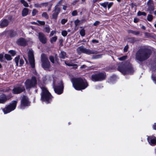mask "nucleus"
Instances as JSON below:
<instances>
[{"instance_id": "1", "label": "nucleus", "mask_w": 156, "mask_h": 156, "mask_svg": "<svg viewBox=\"0 0 156 156\" xmlns=\"http://www.w3.org/2000/svg\"><path fill=\"white\" fill-rule=\"evenodd\" d=\"M151 54L150 50L146 48H140L136 52L135 59L140 62H143L148 59Z\"/></svg>"}, {"instance_id": "17", "label": "nucleus", "mask_w": 156, "mask_h": 156, "mask_svg": "<svg viewBox=\"0 0 156 156\" xmlns=\"http://www.w3.org/2000/svg\"><path fill=\"white\" fill-rule=\"evenodd\" d=\"M39 38L41 42L43 43H45L47 41L46 37L44 34L39 33Z\"/></svg>"}, {"instance_id": "37", "label": "nucleus", "mask_w": 156, "mask_h": 156, "mask_svg": "<svg viewBox=\"0 0 156 156\" xmlns=\"http://www.w3.org/2000/svg\"><path fill=\"white\" fill-rule=\"evenodd\" d=\"M117 77L115 75H113L111 76L110 78V82H112L113 80H115L116 79Z\"/></svg>"}, {"instance_id": "18", "label": "nucleus", "mask_w": 156, "mask_h": 156, "mask_svg": "<svg viewBox=\"0 0 156 156\" xmlns=\"http://www.w3.org/2000/svg\"><path fill=\"white\" fill-rule=\"evenodd\" d=\"M9 23V22L7 20L4 19L1 20L0 23V28H3L7 26Z\"/></svg>"}, {"instance_id": "13", "label": "nucleus", "mask_w": 156, "mask_h": 156, "mask_svg": "<svg viewBox=\"0 0 156 156\" xmlns=\"http://www.w3.org/2000/svg\"><path fill=\"white\" fill-rule=\"evenodd\" d=\"M12 96L10 95H6L4 94H2L0 95V103L3 104L7 100L10 99Z\"/></svg>"}, {"instance_id": "63", "label": "nucleus", "mask_w": 156, "mask_h": 156, "mask_svg": "<svg viewBox=\"0 0 156 156\" xmlns=\"http://www.w3.org/2000/svg\"><path fill=\"white\" fill-rule=\"evenodd\" d=\"M98 0H93L92 2L94 3H95L97 2Z\"/></svg>"}, {"instance_id": "15", "label": "nucleus", "mask_w": 156, "mask_h": 156, "mask_svg": "<svg viewBox=\"0 0 156 156\" xmlns=\"http://www.w3.org/2000/svg\"><path fill=\"white\" fill-rule=\"evenodd\" d=\"M147 5L148 7V10L150 11L151 13L154 10V8L153 0H149L147 2Z\"/></svg>"}, {"instance_id": "45", "label": "nucleus", "mask_w": 156, "mask_h": 156, "mask_svg": "<svg viewBox=\"0 0 156 156\" xmlns=\"http://www.w3.org/2000/svg\"><path fill=\"white\" fill-rule=\"evenodd\" d=\"M42 16L45 18H47L48 17V16L46 12H44L42 14Z\"/></svg>"}, {"instance_id": "24", "label": "nucleus", "mask_w": 156, "mask_h": 156, "mask_svg": "<svg viewBox=\"0 0 156 156\" xmlns=\"http://www.w3.org/2000/svg\"><path fill=\"white\" fill-rule=\"evenodd\" d=\"M29 10L28 9L24 8L22 12V14L23 16H27Z\"/></svg>"}, {"instance_id": "49", "label": "nucleus", "mask_w": 156, "mask_h": 156, "mask_svg": "<svg viewBox=\"0 0 156 156\" xmlns=\"http://www.w3.org/2000/svg\"><path fill=\"white\" fill-rule=\"evenodd\" d=\"M100 23V22L98 21H96L94 23V25L95 26H97Z\"/></svg>"}, {"instance_id": "12", "label": "nucleus", "mask_w": 156, "mask_h": 156, "mask_svg": "<svg viewBox=\"0 0 156 156\" xmlns=\"http://www.w3.org/2000/svg\"><path fill=\"white\" fill-rule=\"evenodd\" d=\"M25 89L23 86H18L14 87L12 90L13 93L17 94L24 91Z\"/></svg>"}, {"instance_id": "50", "label": "nucleus", "mask_w": 156, "mask_h": 156, "mask_svg": "<svg viewBox=\"0 0 156 156\" xmlns=\"http://www.w3.org/2000/svg\"><path fill=\"white\" fill-rule=\"evenodd\" d=\"M151 78L154 83L156 84V78L153 77V74L152 75Z\"/></svg>"}, {"instance_id": "20", "label": "nucleus", "mask_w": 156, "mask_h": 156, "mask_svg": "<svg viewBox=\"0 0 156 156\" xmlns=\"http://www.w3.org/2000/svg\"><path fill=\"white\" fill-rule=\"evenodd\" d=\"M60 10L59 8L58 7H55V10L54 13L52 15L53 18L55 19H57L58 14Z\"/></svg>"}, {"instance_id": "35", "label": "nucleus", "mask_w": 156, "mask_h": 156, "mask_svg": "<svg viewBox=\"0 0 156 156\" xmlns=\"http://www.w3.org/2000/svg\"><path fill=\"white\" fill-rule=\"evenodd\" d=\"M9 52L10 54L12 56H14L16 53V51H15L13 50H10Z\"/></svg>"}, {"instance_id": "60", "label": "nucleus", "mask_w": 156, "mask_h": 156, "mask_svg": "<svg viewBox=\"0 0 156 156\" xmlns=\"http://www.w3.org/2000/svg\"><path fill=\"white\" fill-rule=\"evenodd\" d=\"M31 23V24H33L37 25V23H36V22H32Z\"/></svg>"}, {"instance_id": "44", "label": "nucleus", "mask_w": 156, "mask_h": 156, "mask_svg": "<svg viewBox=\"0 0 156 156\" xmlns=\"http://www.w3.org/2000/svg\"><path fill=\"white\" fill-rule=\"evenodd\" d=\"M128 48L129 47L128 45H126L125 46L123 49L124 52H126L127 51Z\"/></svg>"}, {"instance_id": "38", "label": "nucleus", "mask_w": 156, "mask_h": 156, "mask_svg": "<svg viewBox=\"0 0 156 156\" xmlns=\"http://www.w3.org/2000/svg\"><path fill=\"white\" fill-rule=\"evenodd\" d=\"M37 13V11L35 9H33L32 12V15L33 16H35Z\"/></svg>"}, {"instance_id": "64", "label": "nucleus", "mask_w": 156, "mask_h": 156, "mask_svg": "<svg viewBox=\"0 0 156 156\" xmlns=\"http://www.w3.org/2000/svg\"><path fill=\"white\" fill-rule=\"evenodd\" d=\"M154 15H156V10L154 11Z\"/></svg>"}, {"instance_id": "29", "label": "nucleus", "mask_w": 156, "mask_h": 156, "mask_svg": "<svg viewBox=\"0 0 156 156\" xmlns=\"http://www.w3.org/2000/svg\"><path fill=\"white\" fill-rule=\"evenodd\" d=\"M37 21L38 22L37 25L38 26H43L45 24V22L44 21H41L39 20H37Z\"/></svg>"}, {"instance_id": "58", "label": "nucleus", "mask_w": 156, "mask_h": 156, "mask_svg": "<svg viewBox=\"0 0 156 156\" xmlns=\"http://www.w3.org/2000/svg\"><path fill=\"white\" fill-rule=\"evenodd\" d=\"M45 31L47 33L49 32V28L48 27H45Z\"/></svg>"}, {"instance_id": "27", "label": "nucleus", "mask_w": 156, "mask_h": 156, "mask_svg": "<svg viewBox=\"0 0 156 156\" xmlns=\"http://www.w3.org/2000/svg\"><path fill=\"white\" fill-rule=\"evenodd\" d=\"M19 59H20V56H19V55H18V56H16L14 59V60H15V62L16 63V65L17 66H18Z\"/></svg>"}, {"instance_id": "54", "label": "nucleus", "mask_w": 156, "mask_h": 156, "mask_svg": "<svg viewBox=\"0 0 156 156\" xmlns=\"http://www.w3.org/2000/svg\"><path fill=\"white\" fill-rule=\"evenodd\" d=\"M63 40L62 39H61L59 40V43H60V45H62V43H63Z\"/></svg>"}, {"instance_id": "52", "label": "nucleus", "mask_w": 156, "mask_h": 156, "mask_svg": "<svg viewBox=\"0 0 156 156\" xmlns=\"http://www.w3.org/2000/svg\"><path fill=\"white\" fill-rule=\"evenodd\" d=\"M92 42L93 43H98L99 42V41L95 39H93L92 41Z\"/></svg>"}, {"instance_id": "10", "label": "nucleus", "mask_w": 156, "mask_h": 156, "mask_svg": "<svg viewBox=\"0 0 156 156\" xmlns=\"http://www.w3.org/2000/svg\"><path fill=\"white\" fill-rule=\"evenodd\" d=\"M30 102L29 101L28 98L26 96H23L21 99L20 108L24 109L26 106L30 105Z\"/></svg>"}, {"instance_id": "30", "label": "nucleus", "mask_w": 156, "mask_h": 156, "mask_svg": "<svg viewBox=\"0 0 156 156\" xmlns=\"http://www.w3.org/2000/svg\"><path fill=\"white\" fill-rule=\"evenodd\" d=\"M108 4V2H107L100 3V5L105 8H107Z\"/></svg>"}, {"instance_id": "8", "label": "nucleus", "mask_w": 156, "mask_h": 156, "mask_svg": "<svg viewBox=\"0 0 156 156\" xmlns=\"http://www.w3.org/2000/svg\"><path fill=\"white\" fill-rule=\"evenodd\" d=\"M24 84L27 89L34 87L37 84V80L35 77L33 76L31 79L27 80Z\"/></svg>"}, {"instance_id": "6", "label": "nucleus", "mask_w": 156, "mask_h": 156, "mask_svg": "<svg viewBox=\"0 0 156 156\" xmlns=\"http://www.w3.org/2000/svg\"><path fill=\"white\" fill-rule=\"evenodd\" d=\"M18 100L13 101L7 107L4 108H2L4 113L6 114L14 110L16 106Z\"/></svg>"}, {"instance_id": "21", "label": "nucleus", "mask_w": 156, "mask_h": 156, "mask_svg": "<svg viewBox=\"0 0 156 156\" xmlns=\"http://www.w3.org/2000/svg\"><path fill=\"white\" fill-rule=\"evenodd\" d=\"M84 53L88 55L91 54H97L98 53V51L89 49H87L85 48Z\"/></svg>"}, {"instance_id": "9", "label": "nucleus", "mask_w": 156, "mask_h": 156, "mask_svg": "<svg viewBox=\"0 0 156 156\" xmlns=\"http://www.w3.org/2000/svg\"><path fill=\"white\" fill-rule=\"evenodd\" d=\"M41 61L42 67L44 69L48 70L49 67L48 61L45 54H42L41 55Z\"/></svg>"}, {"instance_id": "14", "label": "nucleus", "mask_w": 156, "mask_h": 156, "mask_svg": "<svg viewBox=\"0 0 156 156\" xmlns=\"http://www.w3.org/2000/svg\"><path fill=\"white\" fill-rule=\"evenodd\" d=\"M147 141L151 145L154 146L156 145V138L154 136H147Z\"/></svg>"}, {"instance_id": "53", "label": "nucleus", "mask_w": 156, "mask_h": 156, "mask_svg": "<svg viewBox=\"0 0 156 156\" xmlns=\"http://www.w3.org/2000/svg\"><path fill=\"white\" fill-rule=\"evenodd\" d=\"M139 19L137 18H135L134 19V23H136L139 21Z\"/></svg>"}, {"instance_id": "22", "label": "nucleus", "mask_w": 156, "mask_h": 156, "mask_svg": "<svg viewBox=\"0 0 156 156\" xmlns=\"http://www.w3.org/2000/svg\"><path fill=\"white\" fill-rule=\"evenodd\" d=\"M85 48L83 46H80L77 49V51L79 55H80L82 53H84Z\"/></svg>"}, {"instance_id": "7", "label": "nucleus", "mask_w": 156, "mask_h": 156, "mask_svg": "<svg viewBox=\"0 0 156 156\" xmlns=\"http://www.w3.org/2000/svg\"><path fill=\"white\" fill-rule=\"evenodd\" d=\"M106 75L103 73H99L94 74L91 76V80L94 81H101L104 80L106 78Z\"/></svg>"}, {"instance_id": "59", "label": "nucleus", "mask_w": 156, "mask_h": 156, "mask_svg": "<svg viewBox=\"0 0 156 156\" xmlns=\"http://www.w3.org/2000/svg\"><path fill=\"white\" fill-rule=\"evenodd\" d=\"M53 98V97L52 96L51 94L49 93V101L51 99Z\"/></svg>"}, {"instance_id": "46", "label": "nucleus", "mask_w": 156, "mask_h": 156, "mask_svg": "<svg viewBox=\"0 0 156 156\" xmlns=\"http://www.w3.org/2000/svg\"><path fill=\"white\" fill-rule=\"evenodd\" d=\"M4 57L3 55L2 54H0V62H2L3 61V58Z\"/></svg>"}, {"instance_id": "47", "label": "nucleus", "mask_w": 156, "mask_h": 156, "mask_svg": "<svg viewBox=\"0 0 156 156\" xmlns=\"http://www.w3.org/2000/svg\"><path fill=\"white\" fill-rule=\"evenodd\" d=\"M73 16H75L77 15V12L76 10L73 11L72 13Z\"/></svg>"}, {"instance_id": "23", "label": "nucleus", "mask_w": 156, "mask_h": 156, "mask_svg": "<svg viewBox=\"0 0 156 156\" xmlns=\"http://www.w3.org/2000/svg\"><path fill=\"white\" fill-rule=\"evenodd\" d=\"M66 53L65 52L62 51H61L59 55V57L60 58L64 59L66 57Z\"/></svg>"}, {"instance_id": "36", "label": "nucleus", "mask_w": 156, "mask_h": 156, "mask_svg": "<svg viewBox=\"0 0 156 156\" xmlns=\"http://www.w3.org/2000/svg\"><path fill=\"white\" fill-rule=\"evenodd\" d=\"M127 55H124L119 58L118 59L120 61H123L126 59L127 58Z\"/></svg>"}, {"instance_id": "11", "label": "nucleus", "mask_w": 156, "mask_h": 156, "mask_svg": "<svg viewBox=\"0 0 156 156\" xmlns=\"http://www.w3.org/2000/svg\"><path fill=\"white\" fill-rule=\"evenodd\" d=\"M29 62L32 68L35 67V60L32 50H30L28 53Z\"/></svg>"}, {"instance_id": "28", "label": "nucleus", "mask_w": 156, "mask_h": 156, "mask_svg": "<svg viewBox=\"0 0 156 156\" xmlns=\"http://www.w3.org/2000/svg\"><path fill=\"white\" fill-rule=\"evenodd\" d=\"M20 2L25 7H28L29 6L27 3L24 0H20Z\"/></svg>"}, {"instance_id": "34", "label": "nucleus", "mask_w": 156, "mask_h": 156, "mask_svg": "<svg viewBox=\"0 0 156 156\" xmlns=\"http://www.w3.org/2000/svg\"><path fill=\"white\" fill-rule=\"evenodd\" d=\"M153 18V16L151 15H149L147 16V20L149 21H151Z\"/></svg>"}, {"instance_id": "40", "label": "nucleus", "mask_w": 156, "mask_h": 156, "mask_svg": "<svg viewBox=\"0 0 156 156\" xmlns=\"http://www.w3.org/2000/svg\"><path fill=\"white\" fill-rule=\"evenodd\" d=\"M67 34V31L66 30H63L62 32V35L64 36H66Z\"/></svg>"}, {"instance_id": "5", "label": "nucleus", "mask_w": 156, "mask_h": 156, "mask_svg": "<svg viewBox=\"0 0 156 156\" xmlns=\"http://www.w3.org/2000/svg\"><path fill=\"white\" fill-rule=\"evenodd\" d=\"M39 86L42 91L41 93V100L42 102H45L48 104L49 102V92L45 86H41L40 85Z\"/></svg>"}, {"instance_id": "55", "label": "nucleus", "mask_w": 156, "mask_h": 156, "mask_svg": "<svg viewBox=\"0 0 156 156\" xmlns=\"http://www.w3.org/2000/svg\"><path fill=\"white\" fill-rule=\"evenodd\" d=\"M101 55H96L94 58H98L101 57Z\"/></svg>"}, {"instance_id": "3", "label": "nucleus", "mask_w": 156, "mask_h": 156, "mask_svg": "<svg viewBox=\"0 0 156 156\" xmlns=\"http://www.w3.org/2000/svg\"><path fill=\"white\" fill-rule=\"evenodd\" d=\"M118 70L124 75L132 74L134 72V70L131 65L127 63H122L120 65Z\"/></svg>"}, {"instance_id": "51", "label": "nucleus", "mask_w": 156, "mask_h": 156, "mask_svg": "<svg viewBox=\"0 0 156 156\" xmlns=\"http://www.w3.org/2000/svg\"><path fill=\"white\" fill-rule=\"evenodd\" d=\"M56 32L55 31H54V30H53V31H52L51 33H50V36H53L54 34H56Z\"/></svg>"}, {"instance_id": "25", "label": "nucleus", "mask_w": 156, "mask_h": 156, "mask_svg": "<svg viewBox=\"0 0 156 156\" xmlns=\"http://www.w3.org/2000/svg\"><path fill=\"white\" fill-rule=\"evenodd\" d=\"M57 39V37L55 36L51 38L50 41L52 44H54L56 41Z\"/></svg>"}, {"instance_id": "57", "label": "nucleus", "mask_w": 156, "mask_h": 156, "mask_svg": "<svg viewBox=\"0 0 156 156\" xmlns=\"http://www.w3.org/2000/svg\"><path fill=\"white\" fill-rule=\"evenodd\" d=\"M87 67V66L85 65H83L80 67L81 69L85 68Z\"/></svg>"}, {"instance_id": "16", "label": "nucleus", "mask_w": 156, "mask_h": 156, "mask_svg": "<svg viewBox=\"0 0 156 156\" xmlns=\"http://www.w3.org/2000/svg\"><path fill=\"white\" fill-rule=\"evenodd\" d=\"M16 42L18 45L21 46H24L27 44V41L23 38H20L18 39Z\"/></svg>"}, {"instance_id": "48", "label": "nucleus", "mask_w": 156, "mask_h": 156, "mask_svg": "<svg viewBox=\"0 0 156 156\" xmlns=\"http://www.w3.org/2000/svg\"><path fill=\"white\" fill-rule=\"evenodd\" d=\"M24 63V62L23 59H20V66H21Z\"/></svg>"}, {"instance_id": "43", "label": "nucleus", "mask_w": 156, "mask_h": 156, "mask_svg": "<svg viewBox=\"0 0 156 156\" xmlns=\"http://www.w3.org/2000/svg\"><path fill=\"white\" fill-rule=\"evenodd\" d=\"M67 21V20L65 19H63L61 20V23L62 24H64Z\"/></svg>"}, {"instance_id": "56", "label": "nucleus", "mask_w": 156, "mask_h": 156, "mask_svg": "<svg viewBox=\"0 0 156 156\" xmlns=\"http://www.w3.org/2000/svg\"><path fill=\"white\" fill-rule=\"evenodd\" d=\"M153 128L154 129L156 130V123H154L153 126Z\"/></svg>"}, {"instance_id": "39", "label": "nucleus", "mask_w": 156, "mask_h": 156, "mask_svg": "<svg viewBox=\"0 0 156 156\" xmlns=\"http://www.w3.org/2000/svg\"><path fill=\"white\" fill-rule=\"evenodd\" d=\"M113 2H111L110 3H108V4L107 6L108 7V9H109V8H110L112 7V6L113 5Z\"/></svg>"}, {"instance_id": "62", "label": "nucleus", "mask_w": 156, "mask_h": 156, "mask_svg": "<svg viewBox=\"0 0 156 156\" xmlns=\"http://www.w3.org/2000/svg\"><path fill=\"white\" fill-rule=\"evenodd\" d=\"M142 28L144 29V30H145V29H146V27H145L144 26H143L142 27Z\"/></svg>"}, {"instance_id": "26", "label": "nucleus", "mask_w": 156, "mask_h": 156, "mask_svg": "<svg viewBox=\"0 0 156 156\" xmlns=\"http://www.w3.org/2000/svg\"><path fill=\"white\" fill-rule=\"evenodd\" d=\"M5 58L8 61L11 60L12 59V58L11 56L8 54H5L4 55Z\"/></svg>"}, {"instance_id": "42", "label": "nucleus", "mask_w": 156, "mask_h": 156, "mask_svg": "<svg viewBox=\"0 0 156 156\" xmlns=\"http://www.w3.org/2000/svg\"><path fill=\"white\" fill-rule=\"evenodd\" d=\"M49 59L53 63H54V58L51 56H50L49 57Z\"/></svg>"}, {"instance_id": "31", "label": "nucleus", "mask_w": 156, "mask_h": 156, "mask_svg": "<svg viewBox=\"0 0 156 156\" xmlns=\"http://www.w3.org/2000/svg\"><path fill=\"white\" fill-rule=\"evenodd\" d=\"M80 33L82 36H84L85 35V30L83 29H82L80 30Z\"/></svg>"}, {"instance_id": "41", "label": "nucleus", "mask_w": 156, "mask_h": 156, "mask_svg": "<svg viewBox=\"0 0 156 156\" xmlns=\"http://www.w3.org/2000/svg\"><path fill=\"white\" fill-rule=\"evenodd\" d=\"M80 21V20H75L74 22V23L76 26H77L78 25Z\"/></svg>"}, {"instance_id": "2", "label": "nucleus", "mask_w": 156, "mask_h": 156, "mask_svg": "<svg viewBox=\"0 0 156 156\" xmlns=\"http://www.w3.org/2000/svg\"><path fill=\"white\" fill-rule=\"evenodd\" d=\"M71 80L73 87L77 90L84 89L88 86L86 81L83 78H74Z\"/></svg>"}, {"instance_id": "4", "label": "nucleus", "mask_w": 156, "mask_h": 156, "mask_svg": "<svg viewBox=\"0 0 156 156\" xmlns=\"http://www.w3.org/2000/svg\"><path fill=\"white\" fill-rule=\"evenodd\" d=\"M53 87L55 93L60 94L63 92L64 86L63 82L62 80H55L53 82Z\"/></svg>"}, {"instance_id": "32", "label": "nucleus", "mask_w": 156, "mask_h": 156, "mask_svg": "<svg viewBox=\"0 0 156 156\" xmlns=\"http://www.w3.org/2000/svg\"><path fill=\"white\" fill-rule=\"evenodd\" d=\"M129 33H132L135 35H137L140 34L139 31H136L133 30H130L129 32Z\"/></svg>"}, {"instance_id": "19", "label": "nucleus", "mask_w": 156, "mask_h": 156, "mask_svg": "<svg viewBox=\"0 0 156 156\" xmlns=\"http://www.w3.org/2000/svg\"><path fill=\"white\" fill-rule=\"evenodd\" d=\"M65 64L69 66H73L74 69H76L78 67V65L77 64L73 63L71 62V60H70L68 61H65Z\"/></svg>"}, {"instance_id": "61", "label": "nucleus", "mask_w": 156, "mask_h": 156, "mask_svg": "<svg viewBox=\"0 0 156 156\" xmlns=\"http://www.w3.org/2000/svg\"><path fill=\"white\" fill-rule=\"evenodd\" d=\"M66 8L67 7L66 6L64 5L63 6V9L64 10H66Z\"/></svg>"}, {"instance_id": "33", "label": "nucleus", "mask_w": 156, "mask_h": 156, "mask_svg": "<svg viewBox=\"0 0 156 156\" xmlns=\"http://www.w3.org/2000/svg\"><path fill=\"white\" fill-rule=\"evenodd\" d=\"M137 16H140L141 15H143L144 16H146V13L144 12H141L140 11L137 13Z\"/></svg>"}]
</instances>
